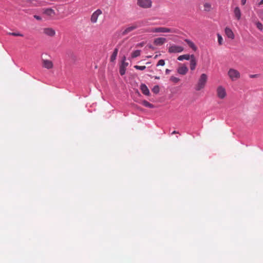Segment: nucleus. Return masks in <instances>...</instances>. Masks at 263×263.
Instances as JSON below:
<instances>
[{"label":"nucleus","instance_id":"1","mask_svg":"<svg viewBox=\"0 0 263 263\" xmlns=\"http://www.w3.org/2000/svg\"><path fill=\"white\" fill-rule=\"evenodd\" d=\"M208 79V77L206 74L202 73L200 76L197 84L195 87V89L197 91H199L201 89L203 88L205 85Z\"/></svg>","mask_w":263,"mask_h":263},{"label":"nucleus","instance_id":"2","mask_svg":"<svg viewBox=\"0 0 263 263\" xmlns=\"http://www.w3.org/2000/svg\"><path fill=\"white\" fill-rule=\"evenodd\" d=\"M138 27V25H137L136 24H133L131 26L128 27L124 29H121L119 32V35L120 36H125L129 33H130V32L133 31V30L136 29Z\"/></svg>","mask_w":263,"mask_h":263},{"label":"nucleus","instance_id":"3","mask_svg":"<svg viewBox=\"0 0 263 263\" xmlns=\"http://www.w3.org/2000/svg\"><path fill=\"white\" fill-rule=\"evenodd\" d=\"M228 74L233 81H236L240 77L239 72L238 70L233 68H230L229 70Z\"/></svg>","mask_w":263,"mask_h":263},{"label":"nucleus","instance_id":"4","mask_svg":"<svg viewBox=\"0 0 263 263\" xmlns=\"http://www.w3.org/2000/svg\"><path fill=\"white\" fill-rule=\"evenodd\" d=\"M184 48L181 46L176 45L175 44H172L170 46L168 52L170 53H177L182 52Z\"/></svg>","mask_w":263,"mask_h":263},{"label":"nucleus","instance_id":"5","mask_svg":"<svg viewBox=\"0 0 263 263\" xmlns=\"http://www.w3.org/2000/svg\"><path fill=\"white\" fill-rule=\"evenodd\" d=\"M151 32H155V33H159V32H163V33H167V32H171V33H176V30L174 29H171L165 27H156L152 29Z\"/></svg>","mask_w":263,"mask_h":263},{"label":"nucleus","instance_id":"6","mask_svg":"<svg viewBox=\"0 0 263 263\" xmlns=\"http://www.w3.org/2000/svg\"><path fill=\"white\" fill-rule=\"evenodd\" d=\"M151 0H137V5L143 8H148L152 7Z\"/></svg>","mask_w":263,"mask_h":263},{"label":"nucleus","instance_id":"7","mask_svg":"<svg viewBox=\"0 0 263 263\" xmlns=\"http://www.w3.org/2000/svg\"><path fill=\"white\" fill-rule=\"evenodd\" d=\"M102 11L98 9L93 12L91 16L90 21L92 23H96L97 22L98 18L102 14Z\"/></svg>","mask_w":263,"mask_h":263},{"label":"nucleus","instance_id":"8","mask_svg":"<svg viewBox=\"0 0 263 263\" xmlns=\"http://www.w3.org/2000/svg\"><path fill=\"white\" fill-rule=\"evenodd\" d=\"M217 96L220 99H223L226 96L225 89L222 86H219L217 89Z\"/></svg>","mask_w":263,"mask_h":263},{"label":"nucleus","instance_id":"9","mask_svg":"<svg viewBox=\"0 0 263 263\" xmlns=\"http://www.w3.org/2000/svg\"><path fill=\"white\" fill-rule=\"evenodd\" d=\"M190 66L191 70H194L197 65V61L194 54H191L190 58Z\"/></svg>","mask_w":263,"mask_h":263},{"label":"nucleus","instance_id":"10","mask_svg":"<svg viewBox=\"0 0 263 263\" xmlns=\"http://www.w3.org/2000/svg\"><path fill=\"white\" fill-rule=\"evenodd\" d=\"M43 32L46 35L50 36H53L55 34L54 30L51 28H44L43 30Z\"/></svg>","mask_w":263,"mask_h":263},{"label":"nucleus","instance_id":"11","mask_svg":"<svg viewBox=\"0 0 263 263\" xmlns=\"http://www.w3.org/2000/svg\"><path fill=\"white\" fill-rule=\"evenodd\" d=\"M166 39L164 37H158L154 40V43L158 46L162 45L165 42Z\"/></svg>","mask_w":263,"mask_h":263},{"label":"nucleus","instance_id":"12","mask_svg":"<svg viewBox=\"0 0 263 263\" xmlns=\"http://www.w3.org/2000/svg\"><path fill=\"white\" fill-rule=\"evenodd\" d=\"M140 89L142 92L146 96H149L150 94L149 90L145 84H141L140 85Z\"/></svg>","mask_w":263,"mask_h":263},{"label":"nucleus","instance_id":"13","mask_svg":"<svg viewBox=\"0 0 263 263\" xmlns=\"http://www.w3.org/2000/svg\"><path fill=\"white\" fill-rule=\"evenodd\" d=\"M234 14L236 18L239 21L241 18V12L238 7H236L234 9Z\"/></svg>","mask_w":263,"mask_h":263},{"label":"nucleus","instance_id":"14","mask_svg":"<svg viewBox=\"0 0 263 263\" xmlns=\"http://www.w3.org/2000/svg\"><path fill=\"white\" fill-rule=\"evenodd\" d=\"M225 33L228 36V37L231 39H234L235 37L234 34L231 29H230L229 27H226L225 28Z\"/></svg>","mask_w":263,"mask_h":263},{"label":"nucleus","instance_id":"15","mask_svg":"<svg viewBox=\"0 0 263 263\" xmlns=\"http://www.w3.org/2000/svg\"><path fill=\"white\" fill-rule=\"evenodd\" d=\"M43 66L47 69H50L53 67V64L50 60H43Z\"/></svg>","mask_w":263,"mask_h":263},{"label":"nucleus","instance_id":"16","mask_svg":"<svg viewBox=\"0 0 263 263\" xmlns=\"http://www.w3.org/2000/svg\"><path fill=\"white\" fill-rule=\"evenodd\" d=\"M188 71V68L185 65H183L177 69V72L182 75L185 74Z\"/></svg>","mask_w":263,"mask_h":263},{"label":"nucleus","instance_id":"17","mask_svg":"<svg viewBox=\"0 0 263 263\" xmlns=\"http://www.w3.org/2000/svg\"><path fill=\"white\" fill-rule=\"evenodd\" d=\"M184 41L187 43L189 46L193 49V51H196L197 50V46L192 41L189 39H185Z\"/></svg>","mask_w":263,"mask_h":263},{"label":"nucleus","instance_id":"18","mask_svg":"<svg viewBox=\"0 0 263 263\" xmlns=\"http://www.w3.org/2000/svg\"><path fill=\"white\" fill-rule=\"evenodd\" d=\"M191 58V55L186 54H183V55H181L179 56L177 58V60L180 61H182L183 60H189Z\"/></svg>","mask_w":263,"mask_h":263},{"label":"nucleus","instance_id":"19","mask_svg":"<svg viewBox=\"0 0 263 263\" xmlns=\"http://www.w3.org/2000/svg\"><path fill=\"white\" fill-rule=\"evenodd\" d=\"M118 52V49L116 48L114 49V51L110 57V62H114L117 58V54Z\"/></svg>","mask_w":263,"mask_h":263},{"label":"nucleus","instance_id":"20","mask_svg":"<svg viewBox=\"0 0 263 263\" xmlns=\"http://www.w3.org/2000/svg\"><path fill=\"white\" fill-rule=\"evenodd\" d=\"M204 11L205 12H210L212 9V5L210 3H205L203 4Z\"/></svg>","mask_w":263,"mask_h":263},{"label":"nucleus","instance_id":"21","mask_svg":"<svg viewBox=\"0 0 263 263\" xmlns=\"http://www.w3.org/2000/svg\"><path fill=\"white\" fill-rule=\"evenodd\" d=\"M142 104L143 106H144L146 107H148L149 108H154V106L153 104L150 103L146 100H143L142 102Z\"/></svg>","mask_w":263,"mask_h":263},{"label":"nucleus","instance_id":"22","mask_svg":"<svg viewBox=\"0 0 263 263\" xmlns=\"http://www.w3.org/2000/svg\"><path fill=\"white\" fill-rule=\"evenodd\" d=\"M141 53V50H136L133 52L132 53L131 57L132 58H135L139 56H140Z\"/></svg>","mask_w":263,"mask_h":263},{"label":"nucleus","instance_id":"23","mask_svg":"<svg viewBox=\"0 0 263 263\" xmlns=\"http://www.w3.org/2000/svg\"><path fill=\"white\" fill-rule=\"evenodd\" d=\"M152 90L155 94L158 93L160 91V88L159 85H157L154 86Z\"/></svg>","mask_w":263,"mask_h":263},{"label":"nucleus","instance_id":"24","mask_svg":"<svg viewBox=\"0 0 263 263\" xmlns=\"http://www.w3.org/2000/svg\"><path fill=\"white\" fill-rule=\"evenodd\" d=\"M44 13L48 15H51L54 14V11L52 9H47L45 10Z\"/></svg>","mask_w":263,"mask_h":263},{"label":"nucleus","instance_id":"25","mask_svg":"<svg viewBox=\"0 0 263 263\" xmlns=\"http://www.w3.org/2000/svg\"><path fill=\"white\" fill-rule=\"evenodd\" d=\"M125 72H126V68L124 67V66H120V68H119L120 74L121 76H123L124 74H125Z\"/></svg>","mask_w":263,"mask_h":263},{"label":"nucleus","instance_id":"26","mask_svg":"<svg viewBox=\"0 0 263 263\" xmlns=\"http://www.w3.org/2000/svg\"><path fill=\"white\" fill-rule=\"evenodd\" d=\"M256 27L261 31L263 32V25L260 22H257L256 23Z\"/></svg>","mask_w":263,"mask_h":263},{"label":"nucleus","instance_id":"27","mask_svg":"<svg viewBox=\"0 0 263 263\" xmlns=\"http://www.w3.org/2000/svg\"><path fill=\"white\" fill-rule=\"evenodd\" d=\"M134 67L136 69H137V70H144L146 69V66H139V65H135L134 66Z\"/></svg>","mask_w":263,"mask_h":263},{"label":"nucleus","instance_id":"28","mask_svg":"<svg viewBox=\"0 0 263 263\" xmlns=\"http://www.w3.org/2000/svg\"><path fill=\"white\" fill-rule=\"evenodd\" d=\"M126 60V57L125 56L123 57L122 58V64L120 65L121 66H124V67H126L128 65V63L125 62Z\"/></svg>","mask_w":263,"mask_h":263},{"label":"nucleus","instance_id":"29","mask_svg":"<svg viewBox=\"0 0 263 263\" xmlns=\"http://www.w3.org/2000/svg\"><path fill=\"white\" fill-rule=\"evenodd\" d=\"M8 34L13 36H23V34L20 32H9Z\"/></svg>","mask_w":263,"mask_h":263},{"label":"nucleus","instance_id":"30","mask_svg":"<svg viewBox=\"0 0 263 263\" xmlns=\"http://www.w3.org/2000/svg\"><path fill=\"white\" fill-rule=\"evenodd\" d=\"M165 65V61L164 60H160L157 64V66H164Z\"/></svg>","mask_w":263,"mask_h":263},{"label":"nucleus","instance_id":"31","mask_svg":"<svg viewBox=\"0 0 263 263\" xmlns=\"http://www.w3.org/2000/svg\"><path fill=\"white\" fill-rule=\"evenodd\" d=\"M217 37H218V42L219 44L221 45L222 42V37L221 35H220V34L218 33Z\"/></svg>","mask_w":263,"mask_h":263},{"label":"nucleus","instance_id":"32","mask_svg":"<svg viewBox=\"0 0 263 263\" xmlns=\"http://www.w3.org/2000/svg\"><path fill=\"white\" fill-rule=\"evenodd\" d=\"M171 80H172L173 82H174L175 83H177L178 82H179L180 79L178 78H177V77H175L174 76H172L171 77Z\"/></svg>","mask_w":263,"mask_h":263},{"label":"nucleus","instance_id":"33","mask_svg":"<svg viewBox=\"0 0 263 263\" xmlns=\"http://www.w3.org/2000/svg\"><path fill=\"white\" fill-rule=\"evenodd\" d=\"M249 77L251 78H257L258 77V74H250L249 76Z\"/></svg>","mask_w":263,"mask_h":263},{"label":"nucleus","instance_id":"34","mask_svg":"<svg viewBox=\"0 0 263 263\" xmlns=\"http://www.w3.org/2000/svg\"><path fill=\"white\" fill-rule=\"evenodd\" d=\"M34 17L35 19H36L37 20H39V21H40V20H42L41 17L40 16H39V15H34Z\"/></svg>","mask_w":263,"mask_h":263},{"label":"nucleus","instance_id":"35","mask_svg":"<svg viewBox=\"0 0 263 263\" xmlns=\"http://www.w3.org/2000/svg\"><path fill=\"white\" fill-rule=\"evenodd\" d=\"M247 0H241V4L242 5H245L246 3Z\"/></svg>","mask_w":263,"mask_h":263},{"label":"nucleus","instance_id":"36","mask_svg":"<svg viewBox=\"0 0 263 263\" xmlns=\"http://www.w3.org/2000/svg\"><path fill=\"white\" fill-rule=\"evenodd\" d=\"M170 72H171V70H169V69H166L165 70V73H166V74H169Z\"/></svg>","mask_w":263,"mask_h":263},{"label":"nucleus","instance_id":"37","mask_svg":"<svg viewBox=\"0 0 263 263\" xmlns=\"http://www.w3.org/2000/svg\"><path fill=\"white\" fill-rule=\"evenodd\" d=\"M143 44H144V43H140L138 44V46L142 47V46H143Z\"/></svg>","mask_w":263,"mask_h":263},{"label":"nucleus","instance_id":"38","mask_svg":"<svg viewBox=\"0 0 263 263\" xmlns=\"http://www.w3.org/2000/svg\"><path fill=\"white\" fill-rule=\"evenodd\" d=\"M178 132H177L176 130H174L173 131L172 133V135H173V134H178Z\"/></svg>","mask_w":263,"mask_h":263},{"label":"nucleus","instance_id":"39","mask_svg":"<svg viewBox=\"0 0 263 263\" xmlns=\"http://www.w3.org/2000/svg\"><path fill=\"white\" fill-rule=\"evenodd\" d=\"M148 47H149V48H151V49H152L153 50H154V47L152 45H149L148 46Z\"/></svg>","mask_w":263,"mask_h":263},{"label":"nucleus","instance_id":"40","mask_svg":"<svg viewBox=\"0 0 263 263\" xmlns=\"http://www.w3.org/2000/svg\"><path fill=\"white\" fill-rule=\"evenodd\" d=\"M154 78L157 80L160 79V77L159 76H155Z\"/></svg>","mask_w":263,"mask_h":263},{"label":"nucleus","instance_id":"41","mask_svg":"<svg viewBox=\"0 0 263 263\" xmlns=\"http://www.w3.org/2000/svg\"><path fill=\"white\" fill-rule=\"evenodd\" d=\"M263 4V0H261L260 2L259 3V5H261Z\"/></svg>","mask_w":263,"mask_h":263},{"label":"nucleus","instance_id":"42","mask_svg":"<svg viewBox=\"0 0 263 263\" xmlns=\"http://www.w3.org/2000/svg\"><path fill=\"white\" fill-rule=\"evenodd\" d=\"M158 55H156L155 56V57H154V59H156V58H158Z\"/></svg>","mask_w":263,"mask_h":263}]
</instances>
